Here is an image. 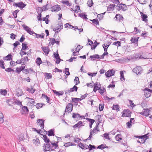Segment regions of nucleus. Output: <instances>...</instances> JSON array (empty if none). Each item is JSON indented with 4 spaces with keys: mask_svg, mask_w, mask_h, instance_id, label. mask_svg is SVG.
I'll use <instances>...</instances> for the list:
<instances>
[{
    "mask_svg": "<svg viewBox=\"0 0 152 152\" xmlns=\"http://www.w3.org/2000/svg\"><path fill=\"white\" fill-rule=\"evenodd\" d=\"M73 107V104L71 103H68L66 107L65 111L66 112L72 111Z\"/></svg>",
    "mask_w": 152,
    "mask_h": 152,
    "instance_id": "9d476101",
    "label": "nucleus"
},
{
    "mask_svg": "<svg viewBox=\"0 0 152 152\" xmlns=\"http://www.w3.org/2000/svg\"><path fill=\"white\" fill-rule=\"evenodd\" d=\"M50 143V142L49 143H46L43 146L44 148V151L46 152L48 151H52L53 150V149L51 148V145Z\"/></svg>",
    "mask_w": 152,
    "mask_h": 152,
    "instance_id": "7ed1b4c3",
    "label": "nucleus"
},
{
    "mask_svg": "<svg viewBox=\"0 0 152 152\" xmlns=\"http://www.w3.org/2000/svg\"><path fill=\"white\" fill-rule=\"evenodd\" d=\"M42 96L43 98L46 99L47 100V102L48 103H49L50 101V99L49 97H48L47 95H45L44 94H42Z\"/></svg>",
    "mask_w": 152,
    "mask_h": 152,
    "instance_id": "58836bf2",
    "label": "nucleus"
},
{
    "mask_svg": "<svg viewBox=\"0 0 152 152\" xmlns=\"http://www.w3.org/2000/svg\"><path fill=\"white\" fill-rule=\"evenodd\" d=\"M0 67L3 69L5 68L4 61L2 60H0Z\"/></svg>",
    "mask_w": 152,
    "mask_h": 152,
    "instance_id": "c9c22d12",
    "label": "nucleus"
},
{
    "mask_svg": "<svg viewBox=\"0 0 152 152\" xmlns=\"http://www.w3.org/2000/svg\"><path fill=\"white\" fill-rule=\"evenodd\" d=\"M13 6H15L16 7H19L20 8L22 9L26 6V4H25L23 3L20 1L18 3H15L13 5Z\"/></svg>",
    "mask_w": 152,
    "mask_h": 152,
    "instance_id": "1a4fd4ad",
    "label": "nucleus"
},
{
    "mask_svg": "<svg viewBox=\"0 0 152 152\" xmlns=\"http://www.w3.org/2000/svg\"><path fill=\"white\" fill-rule=\"evenodd\" d=\"M28 48V46L26 45V44L24 43H22V48L21 49L25 50Z\"/></svg>",
    "mask_w": 152,
    "mask_h": 152,
    "instance_id": "603ef678",
    "label": "nucleus"
},
{
    "mask_svg": "<svg viewBox=\"0 0 152 152\" xmlns=\"http://www.w3.org/2000/svg\"><path fill=\"white\" fill-rule=\"evenodd\" d=\"M42 50L45 53V55L47 56L49 52V48L48 47H42Z\"/></svg>",
    "mask_w": 152,
    "mask_h": 152,
    "instance_id": "dca6fc26",
    "label": "nucleus"
},
{
    "mask_svg": "<svg viewBox=\"0 0 152 152\" xmlns=\"http://www.w3.org/2000/svg\"><path fill=\"white\" fill-rule=\"evenodd\" d=\"M26 90L27 91H28L31 94L34 93L35 91V89H33L32 88H27Z\"/></svg>",
    "mask_w": 152,
    "mask_h": 152,
    "instance_id": "a19ab883",
    "label": "nucleus"
},
{
    "mask_svg": "<svg viewBox=\"0 0 152 152\" xmlns=\"http://www.w3.org/2000/svg\"><path fill=\"white\" fill-rule=\"evenodd\" d=\"M23 26L24 30H25L30 35H33V33H34V32L33 31H31V28H30L25 25H23Z\"/></svg>",
    "mask_w": 152,
    "mask_h": 152,
    "instance_id": "9b49d317",
    "label": "nucleus"
},
{
    "mask_svg": "<svg viewBox=\"0 0 152 152\" xmlns=\"http://www.w3.org/2000/svg\"><path fill=\"white\" fill-rule=\"evenodd\" d=\"M53 55L54 57L56 58V59H58V58H60L59 55L58 53H54Z\"/></svg>",
    "mask_w": 152,
    "mask_h": 152,
    "instance_id": "774afa93",
    "label": "nucleus"
},
{
    "mask_svg": "<svg viewBox=\"0 0 152 152\" xmlns=\"http://www.w3.org/2000/svg\"><path fill=\"white\" fill-rule=\"evenodd\" d=\"M133 58L137 59H142V57L141 55H140L139 54H134L133 55Z\"/></svg>",
    "mask_w": 152,
    "mask_h": 152,
    "instance_id": "4be33fe9",
    "label": "nucleus"
},
{
    "mask_svg": "<svg viewBox=\"0 0 152 152\" xmlns=\"http://www.w3.org/2000/svg\"><path fill=\"white\" fill-rule=\"evenodd\" d=\"M55 129H52L48 132L47 134L48 136H52L55 135L54 134Z\"/></svg>",
    "mask_w": 152,
    "mask_h": 152,
    "instance_id": "a211bd4d",
    "label": "nucleus"
},
{
    "mask_svg": "<svg viewBox=\"0 0 152 152\" xmlns=\"http://www.w3.org/2000/svg\"><path fill=\"white\" fill-rule=\"evenodd\" d=\"M115 139L117 141L121 140V135L120 134H118L115 137Z\"/></svg>",
    "mask_w": 152,
    "mask_h": 152,
    "instance_id": "ea45409f",
    "label": "nucleus"
},
{
    "mask_svg": "<svg viewBox=\"0 0 152 152\" xmlns=\"http://www.w3.org/2000/svg\"><path fill=\"white\" fill-rule=\"evenodd\" d=\"M65 73L67 76L70 75V73L69 71V69L68 68H66L64 70Z\"/></svg>",
    "mask_w": 152,
    "mask_h": 152,
    "instance_id": "3c124183",
    "label": "nucleus"
},
{
    "mask_svg": "<svg viewBox=\"0 0 152 152\" xmlns=\"http://www.w3.org/2000/svg\"><path fill=\"white\" fill-rule=\"evenodd\" d=\"M113 45H115L118 46H121V42L119 41H118L117 42H115L113 43Z\"/></svg>",
    "mask_w": 152,
    "mask_h": 152,
    "instance_id": "13d9d810",
    "label": "nucleus"
},
{
    "mask_svg": "<svg viewBox=\"0 0 152 152\" xmlns=\"http://www.w3.org/2000/svg\"><path fill=\"white\" fill-rule=\"evenodd\" d=\"M144 111L143 112V115L147 116L149 114V112L150 110L149 109H144Z\"/></svg>",
    "mask_w": 152,
    "mask_h": 152,
    "instance_id": "a878e982",
    "label": "nucleus"
},
{
    "mask_svg": "<svg viewBox=\"0 0 152 152\" xmlns=\"http://www.w3.org/2000/svg\"><path fill=\"white\" fill-rule=\"evenodd\" d=\"M22 110L24 113H28L29 110L27 107L25 106H23L22 107Z\"/></svg>",
    "mask_w": 152,
    "mask_h": 152,
    "instance_id": "e433bc0d",
    "label": "nucleus"
},
{
    "mask_svg": "<svg viewBox=\"0 0 152 152\" xmlns=\"http://www.w3.org/2000/svg\"><path fill=\"white\" fill-rule=\"evenodd\" d=\"M72 145H76L75 144L72 142H69L64 143V146L66 147H67L69 146Z\"/></svg>",
    "mask_w": 152,
    "mask_h": 152,
    "instance_id": "c85d7f7f",
    "label": "nucleus"
},
{
    "mask_svg": "<svg viewBox=\"0 0 152 152\" xmlns=\"http://www.w3.org/2000/svg\"><path fill=\"white\" fill-rule=\"evenodd\" d=\"M19 12V10H15L13 13V15L15 18H16L17 17V13Z\"/></svg>",
    "mask_w": 152,
    "mask_h": 152,
    "instance_id": "bf43d9fd",
    "label": "nucleus"
},
{
    "mask_svg": "<svg viewBox=\"0 0 152 152\" xmlns=\"http://www.w3.org/2000/svg\"><path fill=\"white\" fill-rule=\"evenodd\" d=\"M115 71L113 69H111L105 73V75L107 77H109L112 76L114 75Z\"/></svg>",
    "mask_w": 152,
    "mask_h": 152,
    "instance_id": "6e6552de",
    "label": "nucleus"
},
{
    "mask_svg": "<svg viewBox=\"0 0 152 152\" xmlns=\"http://www.w3.org/2000/svg\"><path fill=\"white\" fill-rule=\"evenodd\" d=\"M50 9L53 12H58L61 10V8L59 5H55L52 7Z\"/></svg>",
    "mask_w": 152,
    "mask_h": 152,
    "instance_id": "f8f14e48",
    "label": "nucleus"
},
{
    "mask_svg": "<svg viewBox=\"0 0 152 152\" xmlns=\"http://www.w3.org/2000/svg\"><path fill=\"white\" fill-rule=\"evenodd\" d=\"M108 147L105 144H102L101 145L98 146L97 147V149H99L101 150H102L105 148H108Z\"/></svg>",
    "mask_w": 152,
    "mask_h": 152,
    "instance_id": "cd10ccee",
    "label": "nucleus"
},
{
    "mask_svg": "<svg viewBox=\"0 0 152 152\" xmlns=\"http://www.w3.org/2000/svg\"><path fill=\"white\" fill-rule=\"evenodd\" d=\"M44 121L45 120L42 119H38L37 120V122L39 124L42 129H43L44 128Z\"/></svg>",
    "mask_w": 152,
    "mask_h": 152,
    "instance_id": "ddd939ff",
    "label": "nucleus"
},
{
    "mask_svg": "<svg viewBox=\"0 0 152 152\" xmlns=\"http://www.w3.org/2000/svg\"><path fill=\"white\" fill-rule=\"evenodd\" d=\"M3 59L7 61L11 60L12 59V56L11 54H9L7 56L4 57Z\"/></svg>",
    "mask_w": 152,
    "mask_h": 152,
    "instance_id": "412c9836",
    "label": "nucleus"
},
{
    "mask_svg": "<svg viewBox=\"0 0 152 152\" xmlns=\"http://www.w3.org/2000/svg\"><path fill=\"white\" fill-rule=\"evenodd\" d=\"M12 104H15L19 105H22L21 102H20L19 100H16L15 101L11 102V103Z\"/></svg>",
    "mask_w": 152,
    "mask_h": 152,
    "instance_id": "2f4dec72",
    "label": "nucleus"
},
{
    "mask_svg": "<svg viewBox=\"0 0 152 152\" xmlns=\"http://www.w3.org/2000/svg\"><path fill=\"white\" fill-rule=\"evenodd\" d=\"M62 3L63 4H65L67 6H70L71 5V4L69 3V2L68 1H64L62 2Z\"/></svg>",
    "mask_w": 152,
    "mask_h": 152,
    "instance_id": "e2e57ef3",
    "label": "nucleus"
},
{
    "mask_svg": "<svg viewBox=\"0 0 152 152\" xmlns=\"http://www.w3.org/2000/svg\"><path fill=\"white\" fill-rule=\"evenodd\" d=\"M15 63L18 64H20L22 65H24L25 64V63L22 61L21 59L20 60H17V61L15 62Z\"/></svg>",
    "mask_w": 152,
    "mask_h": 152,
    "instance_id": "8fccbe9b",
    "label": "nucleus"
},
{
    "mask_svg": "<svg viewBox=\"0 0 152 152\" xmlns=\"http://www.w3.org/2000/svg\"><path fill=\"white\" fill-rule=\"evenodd\" d=\"M98 91L99 93L102 95L104 94V93L105 92L106 93V89L103 87H101L100 84H99V88L98 90Z\"/></svg>",
    "mask_w": 152,
    "mask_h": 152,
    "instance_id": "4468645a",
    "label": "nucleus"
},
{
    "mask_svg": "<svg viewBox=\"0 0 152 152\" xmlns=\"http://www.w3.org/2000/svg\"><path fill=\"white\" fill-rule=\"evenodd\" d=\"M23 50L21 49L20 52V55L22 57L24 55H26V53L24 51H23Z\"/></svg>",
    "mask_w": 152,
    "mask_h": 152,
    "instance_id": "338daca9",
    "label": "nucleus"
},
{
    "mask_svg": "<svg viewBox=\"0 0 152 152\" xmlns=\"http://www.w3.org/2000/svg\"><path fill=\"white\" fill-rule=\"evenodd\" d=\"M86 120L88 121L90 124H93L94 123V122L95 121V120L94 119H92L91 118H86Z\"/></svg>",
    "mask_w": 152,
    "mask_h": 152,
    "instance_id": "4d7b16f0",
    "label": "nucleus"
},
{
    "mask_svg": "<svg viewBox=\"0 0 152 152\" xmlns=\"http://www.w3.org/2000/svg\"><path fill=\"white\" fill-rule=\"evenodd\" d=\"M42 135L43 136V140L44 142L46 143H49L50 142L49 139L48 138V137L46 135H43V134Z\"/></svg>",
    "mask_w": 152,
    "mask_h": 152,
    "instance_id": "bb28decb",
    "label": "nucleus"
},
{
    "mask_svg": "<svg viewBox=\"0 0 152 152\" xmlns=\"http://www.w3.org/2000/svg\"><path fill=\"white\" fill-rule=\"evenodd\" d=\"M116 7H118L117 10L118 11L122 10L123 11H125L127 9L126 5L124 4H118Z\"/></svg>",
    "mask_w": 152,
    "mask_h": 152,
    "instance_id": "f257e3e1",
    "label": "nucleus"
},
{
    "mask_svg": "<svg viewBox=\"0 0 152 152\" xmlns=\"http://www.w3.org/2000/svg\"><path fill=\"white\" fill-rule=\"evenodd\" d=\"M116 18V20L117 21H120L122 20L124 18L120 14H116L115 18Z\"/></svg>",
    "mask_w": 152,
    "mask_h": 152,
    "instance_id": "5701e85b",
    "label": "nucleus"
},
{
    "mask_svg": "<svg viewBox=\"0 0 152 152\" xmlns=\"http://www.w3.org/2000/svg\"><path fill=\"white\" fill-rule=\"evenodd\" d=\"M96 148V147L95 146L91 144H90L88 146V148L90 151H91L93 149H95Z\"/></svg>",
    "mask_w": 152,
    "mask_h": 152,
    "instance_id": "de8ad7c7",
    "label": "nucleus"
},
{
    "mask_svg": "<svg viewBox=\"0 0 152 152\" xmlns=\"http://www.w3.org/2000/svg\"><path fill=\"white\" fill-rule=\"evenodd\" d=\"M120 79L121 80H124L125 78L124 77L123 71H121L120 72Z\"/></svg>",
    "mask_w": 152,
    "mask_h": 152,
    "instance_id": "4c0bfd02",
    "label": "nucleus"
},
{
    "mask_svg": "<svg viewBox=\"0 0 152 152\" xmlns=\"http://www.w3.org/2000/svg\"><path fill=\"white\" fill-rule=\"evenodd\" d=\"M119 107L118 105L113 104V109L117 111H118L119 110Z\"/></svg>",
    "mask_w": 152,
    "mask_h": 152,
    "instance_id": "72a5a7b5",
    "label": "nucleus"
},
{
    "mask_svg": "<svg viewBox=\"0 0 152 152\" xmlns=\"http://www.w3.org/2000/svg\"><path fill=\"white\" fill-rule=\"evenodd\" d=\"M43 105H45V104L43 103H37L36 105V107L37 109H39L42 107Z\"/></svg>",
    "mask_w": 152,
    "mask_h": 152,
    "instance_id": "c03bdc74",
    "label": "nucleus"
},
{
    "mask_svg": "<svg viewBox=\"0 0 152 152\" xmlns=\"http://www.w3.org/2000/svg\"><path fill=\"white\" fill-rule=\"evenodd\" d=\"M53 93L59 96L61 95H62L64 94V92L63 91H60L59 92L57 91L56 90H53Z\"/></svg>",
    "mask_w": 152,
    "mask_h": 152,
    "instance_id": "393cba45",
    "label": "nucleus"
},
{
    "mask_svg": "<svg viewBox=\"0 0 152 152\" xmlns=\"http://www.w3.org/2000/svg\"><path fill=\"white\" fill-rule=\"evenodd\" d=\"M87 15L83 14L82 13H80L79 14V16L85 20L88 19V18L87 17Z\"/></svg>",
    "mask_w": 152,
    "mask_h": 152,
    "instance_id": "473e14b6",
    "label": "nucleus"
},
{
    "mask_svg": "<svg viewBox=\"0 0 152 152\" xmlns=\"http://www.w3.org/2000/svg\"><path fill=\"white\" fill-rule=\"evenodd\" d=\"M36 62L38 66H39L42 63L41 59L40 58H37L36 60Z\"/></svg>",
    "mask_w": 152,
    "mask_h": 152,
    "instance_id": "c756f323",
    "label": "nucleus"
},
{
    "mask_svg": "<svg viewBox=\"0 0 152 152\" xmlns=\"http://www.w3.org/2000/svg\"><path fill=\"white\" fill-rule=\"evenodd\" d=\"M48 4H47L46 5H45L44 6H43L42 7V11H45L46 10H48L50 8L49 7H48V8H47V7L48 6Z\"/></svg>",
    "mask_w": 152,
    "mask_h": 152,
    "instance_id": "864d4df0",
    "label": "nucleus"
},
{
    "mask_svg": "<svg viewBox=\"0 0 152 152\" xmlns=\"http://www.w3.org/2000/svg\"><path fill=\"white\" fill-rule=\"evenodd\" d=\"M93 23L95 24V25H97L99 24V22L98 21V19H95L92 20H91Z\"/></svg>",
    "mask_w": 152,
    "mask_h": 152,
    "instance_id": "5fc2aeb1",
    "label": "nucleus"
},
{
    "mask_svg": "<svg viewBox=\"0 0 152 152\" xmlns=\"http://www.w3.org/2000/svg\"><path fill=\"white\" fill-rule=\"evenodd\" d=\"M141 32V30L137 29L136 27H135L134 28V30L133 32L134 34H137L138 33H140Z\"/></svg>",
    "mask_w": 152,
    "mask_h": 152,
    "instance_id": "f704fd0d",
    "label": "nucleus"
},
{
    "mask_svg": "<svg viewBox=\"0 0 152 152\" xmlns=\"http://www.w3.org/2000/svg\"><path fill=\"white\" fill-rule=\"evenodd\" d=\"M78 89L76 85L74 86L73 88H70V89L66 90L65 91V93L66 94H68L71 92H73L75 91H77Z\"/></svg>",
    "mask_w": 152,
    "mask_h": 152,
    "instance_id": "0eeeda50",
    "label": "nucleus"
},
{
    "mask_svg": "<svg viewBox=\"0 0 152 152\" xmlns=\"http://www.w3.org/2000/svg\"><path fill=\"white\" fill-rule=\"evenodd\" d=\"M45 76L47 79H50L52 78V75L50 73H45Z\"/></svg>",
    "mask_w": 152,
    "mask_h": 152,
    "instance_id": "49530a36",
    "label": "nucleus"
},
{
    "mask_svg": "<svg viewBox=\"0 0 152 152\" xmlns=\"http://www.w3.org/2000/svg\"><path fill=\"white\" fill-rule=\"evenodd\" d=\"M100 43L97 42L96 41H95L94 42L95 44L94 45H92L91 48V50H93L94 49L96 48V47Z\"/></svg>",
    "mask_w": 152,
    "mask_h": 152,
    "instance_id": "7c9ffc66",
    "label": "nucleus"
},
{
    "mask_svg": "<svg viewBox=\"0 0 152 152\" xmlns=\"http://www.w3.org/2000/svg\"><path fill=\"white\" fill-rule=\"evenodd\" d=\"M99 84H100L98 82H96L94 84L93 91L96 92L97 90H99Z\"/></svg>",
    "mask_w": 152,
    "mask_h": 152,
    "instance_id": "2eb2a0df",
    "label": "nucleus"
},
{
    "mask_svg": "<svg viewBox=\"0 0 152 152\" xmlns=\"http://www.w3.org/2000/svg\"><path fill=\"white\" fill-rule=\"evenodd\" d=\"M87 4L88 6L89 7H92L94 4L92 0H88Z\"/></svg>",
    "mask_w": 152,
    "mask_h": 152,
    "instance_id": "79ce46f5",
    "label": "nucleus"
},
{
    "mask_svg": "<svg viewBox=\"0 0 152 152\" xmlns=\"http://www.w3.org/2000/svg\"><path fill=\"white\" fill-rule=\"evenodd\" d=\"M115 6V4H110L109 6L107 7V10L108 11L113 10Z\"/></svg>",
    "mask_w": 152,
    "mask_h": 152,
    "instance_id": "b1692460",
    "label": "nucleus"
},
{
    "mask_svg": "<svg viewBox=\"0 0 152 152\" xmlns=\"http://www.w3.org/2000/svg\"><path fill=\"white\" fill-rule=\"evenodd\" d=\"M74 82H75V85H77L80 83V81L79 78L77 77H76L74 79Z\"/></svg>",
    "mask_w": 152,
    "mask_h": 152,
    "instance_id": "a18cd8bd",
    "label": "nucleus"
},
{
    "mask_svg": "<svg viewBox=\"0 0 152 152\" xmlns=\"http://www.w3.org/2000/svg\"><path fill=\"white\" fill-rule=\"evenodd\" d=\"M58 26L56 27H54L53 28V30L55 31V34L59 32L63 28V24L61 22H59Z\"/></svg>",
    "mask_w": 152,
    "mask_h": 152,
    "instance_id": "f03ea898",
    "label": "nucleus"
},
{
    "mask_svg": "<svg viewBox=\"0 0 152 152\" xmlns=\"http://www.w3.org/2000/svg\"><path fill=\"white\" fill-rule=\"evenodd\" d=\"M21 60L22 61H23V62H25L26 64V62L29 61V59L27 56H25L24 58H21Z\"/></svg>",
    "mask_w": 152,
    "mask_h": 152,
    "instance_id": "09e8293b",
    "label": "nucleus"
},
{
    "mask_svg": "<svg viewBox=\"0 0 152 152\" xmlns=\"http://www.w3.org/2000/svg\"><path fill=\"white\" fill-rule=\"evenodd\" d=\"M147 17L148 16L146 15L143 14V21L147 22L148 21V20L146 19Z\"/></svg>",
    "mask_w": 152,
    "mask_h": 152,
    "instance_id": "0e129e2a",
    "label": "nucleus"
},
{
    "mask_svg": "<svg viewBox=\"0 0 152 152\" xmlns=\"http://www.w3.org/2000/svg\"><path fill=\"white\" fill-rule=\"evenodd\" d=\"M5 71L6 72H14L15 71L12 69L11 68H7L6 69H5Z\"/></svg>",
    "mask_w": 152,
    "mask_h": 152,
    "instance_id": "680f3d73",
    "label": "nucleus"
},
{
    "mask_svg": "<svg viewBox=\"0 0 152 152\" xmlns=\"http://www.w3.org/2000/svg\"><path fill=\"white\" fill-rule=\"evenodd\" d=\"M131 111L128 109L124 110L122 114L123 117H130L131 116Z\"/></svg>",
    "mask_w": 152,
    "mask_h": 152,
    "instance_id": "423d86ee",
    "label": "nucleus"
},
{
    "mask_svg": "<svg viewBox=\"0 0 152 152\" xmlns=\"http://www.w3.org/2000/svg\"><path fill=\"white\" fill-rule=\"evenodd\" d=\"M148 134L143 135V140H144V142H143V143H144L145 140L148 138Z\"/></svg>",
    "mask_w": 152,
    "mask_h": 152,
    "instance_id": "052dcab7",
    "label": "nucleus"
},
{
    "mask_svg": "<svg viewBox=\"0 0 152 152\" xmlns=\"http://www.w3.org/2000/svg\"><path fill=\"white\" fill-rule=\"evenodd\" d=\"M144 91V95L146 98L149 97L151 95V93L152 92V90L146 88L143 90Z\"/></svg>",
    "mask_w": 152,
    "mask_h": 152,
    "instance_id": "20e7f679",
    "label": "nucleus"
},
{
    "mask_svg": "<svg viewBox=\"0 0 152 152\" xmlns=\"http://www.w3.org/2000/svg\"><path fill=\"white\" fill-rule=\"evenodd\" d=\"M25 68V66H21L19 67H17L15 72L19 74L22 71H23V70Z\"/></svg>",
    "mask_w": 152,
    "mask_h": 152,
    "instance_id": "6ab92c4d",
    "label": "nucleus"
},
{
    "mask_svg": "<svg viewBox=\"0 0 152 152\" xmlns=\"http://www.w3.org/2000/svg\"><path fill=\"white\" fill-rule=\"evenodd\" d=\"M90 58L91 60L94 61L96 59L99 58V56L98 54H95L93 56H90Z\"/></svg>",
    "mask_w": 152,
    "mask_h": 152,
    "instance_id": "aec40b11",
    "label": "nucleus"
},
{
    "mask_svg": "<svg viewBox=\"0 0 152 152\" xmlns=\"http://www.w3.org/2000/svg\"><path fill=\"white\" fill-rule=\"evenodd\" d=\"M133 72L136 73L137 75H140L142 72V69L141 66H137L134 68L132 70Z\"/></svg>",
    "mask_w": 152,
    "mask_h": 152,
    "instance_id": "39448f33",
    "label": "nucleus"
},
{
    "mask_svg": "<svg viewBox=\"0 0 152 152\" xmlns=\"http://www.w3.org/2000/svg\"><path fill=\"white\" fill-rule=\"evenodd\" d=\"M58 142L57 141L56 142L53 143L51 142H50V143L51 145V147L52 148L55 149L56 148H57V147H58Z\"/></svg>",
    "mask_w": 152,
    "mask_h": 152,
    "instance_id": "f3484780",
    "label": "nucleus"
},
{
    "mask_svg": "<svg viewBox=\"0 0 152 152\" xmlns=\"http://www.w3.org/2000/svg\"><path fill=\"white\" fill-rule=\"evenodd\" d=\"M103 136L106 139L110 140L109 137V134L105 133L103 135Z\"/></svg>",
    "mask_w": 152,
    "mask_h": 152,
    "instance_id": "69168bd1",
    "label": "nucleus"
},
{
    "mask_svg": "<svg viewBox=\"0 0 152 152\" xmlns=\"http://www.w3.org/2000/svg\"><path fill=\"white\" fill-rule=\"evenodd\" d=\"M0 93L1 95L5 96L7 94V91L6 90L1 89Z\"/></svg>",
    "mask_w": 152,
    "mask_h": 152,
    "instance_id": "6e6d98bb",
    "label": "nucleus"
},
{
    "mask_svg": "<svg viewBox=\"0 0 152 152\" xmlns=\"http://www.w3.org/2000/svg\"><path fill=\"white\" fill-rule=\"evenodd\" d=\"M80 115L78 113H73L72 117L73 118H80Z\"/></svg>",
    "mask_w": 152,
    "mask_h": 152,
    "instance_id": "37998d69",
    "label": "nucleus"
}]
</instances>
